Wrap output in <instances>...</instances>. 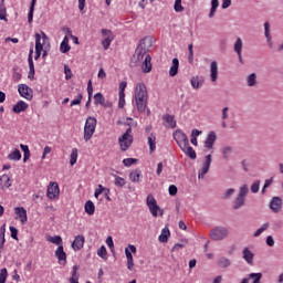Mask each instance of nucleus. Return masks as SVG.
<instances>
[{"mask_svg":"<svg viewBox=\"0 0 283 283\" xmlns=\"http://www.w3.org/2000/svg\"><path fill=\"white\" fill-rule=\"evenodd\" d=\"M147 86L145 83H138L135 87V103L138 112L147 109Z\"/></svg>","mask_w":283,"mask_h":283,"instance_id":"obj_1","label":"nucleus"},{"mask_svg":"<svg viewBox=\"0 0 283 283\" xmlns=\"http://www.w3.org/2000/svg\"><path fill=\"white\" fill-rule=\"evenodd\" d=\"M247 196H249V186L244 184L240 187L238 196L234 198L232 209L238 211V209H242L244 205H247Z\"/></svg>","mask_w":283,"mask_h":283,"instance_id":"obj_2","label":"nucleus"},{"mask_svg":"<svg viewBox=\"0 0 283 283\" xmlns=\"http://www.w3.org/2000/svg\"><path fill=\"white\" fill-rule=\"evenodd\" d=\"M146 205L154 218L163 217L165 213V210L160 208L158 202L156 201V198H154V195L149 193L146 198Z\"/></svg>","mask_w":283,"mask_h":283,"instance_id":"obj_3","label":"nucleus"},{"mask_svg":"<svg viewBox=\"0 0 283 283\" xmlns=\"http://www.w3.org/2000/svg\"><path fill=\"white\" fill-rule=\"evenodd\" d=\"M132 134V127H128L126 132L118 138V144L122 151H127L132 144L134 143V136Z\"/></svg>","mask_w":283,"mask_h":283,"instance_id":"obj_4","label":"nucleus"},{"mask_svg":"<svg viewBox=\"0 0 283 283\" xmlns=\"http://www.w3.org/2000/svg\"><path fill=\"white\" fill-rule=\"evenodd\" d=\"M94 132H96V119L95 117H87L85 126H84V140L87 143L92 140V136H94Z\"/></svg>","mask_w":283,"mask_h":283,"instance_id":"obj_5","label":"nucleus"},{"mask_svg":"<svg viewBox=\"0 0 283 283\" xmlns=\"http://www.w3.org/2000/svg\"><path fill=\"white\" fill-rule=\"evenodd\" d=\"M227 238H229V228L222 227V226L213 228V240L214 241L227 240Z\"/></svg>","mask_w":283,"mask_h":283,"instance_id":"obj_6","label":"nucleus"},{"mask_svg":"<svg viewBox=\"0 0 283 283\" xmlns=\"http://www.w3.org/2000/svg\"><path fill=\"white\" fill-rule=\"evenodd\" d=\"M18 92L22 98H25L27 101H32L34 91L28 84H20L18 86Z\"/></svg>","mask_w":283,"mask_h":283,"instance_id":"obj_7","label":"nucleus"},{"mask_svg":"<svg viewBox=\"0 0 283 283\" xmlns=\"http://www.w3.org/2000/svg\"><path fill=\"white\" fill-rule=\"evenodd\" d=\"M174 140L179 145L180 148L184 147V145L187 147L189 145V137L182 132V130H176L174 133Z\"/></svg>","mask_w":283,"mask_h":283,"instance_id":"obj_8","label":"nucleus"},{"mask_svg":"<svg viewBox=\"0 0 283 283\" xmlns=\"http://www.w3.org/2000/svg\"><path fill=\"white\" fill-rule=\"evenodd\" d=\"M59 193H61L59 184L56 181L50 182L46 190L48 198H50V200H54L55 198H59Z\"/></svg>","mask_w":283,"mask_h":283,"instance_id":"obj_9","label":"nucleus"},{"mask_svg":"<svg viewBox=\"0 0 283 283\" xmlns=\"http://www.w3.org/2000/svg\"><path fill=\"white\" fill-rule=\"evenodd\" d=\"M146 54L147 53L140 51V49H136L130 60V67H138V65H140V62L145 59Z\"/></svg>","mask_w":283,"mask_h":283,"instance_id":"obj_10","label":"nucleus"},{"mask_svg":"<svg viewBox=\"0 0 283 283\" xmlns=\"http://www.w3.org/2000/svg\"><path fill=\"white\" fill-rule=\"evenodd\" d=\"M211 161H212L211 155L206 156V160L203 163V166L199 170V180L205 178L206 174H209V169L211 167Z\"/></svg>","mask_w":283,"mask_h":283,"instance_id":"obj_11","label":"nucleus"},{"mask_svg":"<svg viewBox=\"0 0 283 283\" xmlns=\"http://www.w3.org/2000/svg\"><path fill=\"white\" fill-rule=\"evenodd\" d=\"M15 216L19 218L21 224H25L28 222V210L23 207H15L14 208Z\"/></svg>","mask_w":283,"mask_h":283,"instance_id":"obj_12","label":"nucleus"},{"mask_svg":"<svg viewBox=\"0 0 283 283\" xmlns=\"http://www.w3.org/2000/svg\"><path fill=\"white\" fill-rule=\"evenodd\" d=\"M71 247L75 251H81V249H83V247H85V237L82 234H78L77 237H75Z\"/></svg>","mask_w":283,"mask_h":283,"instance_id":"obj_13","label":"nucleus"},{"mask_svg":"<svg viewBox=\"0 0 283 283\" xmlns=\"http://www.w3.org/2000/svg\"><path fill=\"white\" fill-rule=\"evenodd\" d=\"M149 48H151V38L146 36L139 41L137 50L147 54V52H149Z\"/></svg>","mask_w":283,"mask_h":283,"instance_id":"obj_14","label":"nucleus"},{"mask_svg":"<svg viewBox=\"0 0 283 283\" xmlns=\"http://www.w3.org/2000/svg\"><path fill=\"white\" fill-rule=\"evenodd\" d=\"M142 66V71L144 72V74H149V72H151V55L146 54L145 59L143 62H140L139 64Z\"/></svg>","mask_w":283,"mask_h":283,"instance_id":"obj_15","label":"nucleus"},{"mask_svg":"<svg viewBox=\"0 0 283 283\" xmlns=\"http://www.w3.org/2000/svg\"><path fill=\"white\" fill-rule=\"evenodd\" d=\"M270 209H272L274 213H279V211H282V198L273 197L270 201Z\"/></svg>","mask_w":283,"mask_h":283,"instance_id":"obj_16","label":"nucleus"},{"mask_svg":"<svg viewBox=\"0 0 283 283\" xmlns=\"http://www.w3.org/2000/svg\"><path fill=\"white\" fill-rule=\"evenodd\" d=\"M32 54H34V50H30L29 52V57H28V61H29V74H28V78L30 81H34V60L32 59Z\"/></svg>","mask_w":283,"mask_h":283,"instance_id":"obj_17","label":"nucleus"},{"mask_svg":"<svg viewBox=\"0 0 283 283\" xmlns=\"http://www.w3.org/2000/svg\"><path fill=\"white\" fill-rule=\"evenodd\" d=\"M55 258H57L60 264H67V253L63 250V245H59L56 249Z\"/></svg>","mask_w":283,"mask_h":283,"instance_id":"obj_18","label":"nucleus"},{"mask_svg":"<svg viewBox=\"0 0 283 283\" xmlns=\"http://www.w3.org/2000/svg\"><path fill=\"white\" fill-rule=\"evenodd\" d=\"M242 258L247 262V264L253 266V258H255V253H253L249 248H244L242 250Z\"/></svg>","mask_w":283,"mask_h":283,"instance_id":"obj_19","label":"nucleus"},{"mask_svg":"<svg viewBox=\"0 0 283 283\" xmlns=\"http://www.w3.org/2000/svg\"><path fill=\"white\" fill-rule=\"evenodd\" d=\"M190 83L193 90H200L205 85V77L200 75L192 76Z\"/></svg>","mask_w":283,"mask_h":283,"instance_id":"obj_20","label":"nucleus"},{"mask_svg":"<svg viewBox=\"0 0 283 283\" xmlns=\"http://www.w3.org/2000/svg\"><path fill=\"white\" fill-rule=\"evenodd\" d=\"M242 39L238 38L235 43H234V52L238 54L239 62L241 65H244V60H242Z\"/></svg>","mask_w":283,"mask_h":283,"instance_id":"obj_21","label":"nucleus"},{"mask_svg":"<svg viewBox=\"0 0 283 283\" xmlns=\"http://www.w3.org/2000/svg\"><path fill=\"white\" fill-rule=\"evenodd\" d=\"M0 187L2 190L10 189V187H12V181L8 175H2L0 177Z\"/></svg>","mask_w":283,"mask_h":283,"instance_id":"obj_22","label":"nucleus"},{"mask_svg":"<svg viewBox=\"0 0 283 283\" xmlns=\"http://www.w3.org/2000/svg\"><path fill=\"white\" fill-rule=\"evenodd\" d=\"M25 109H28V103L23 102V101H19L13 107H12V112L14 114H21V112H25Z\"/></svg>","mask_w":283,"mask_h":283,"instance_id":"obj_23","label":"nucleus"},{"mask_svg":"<svg viewBox=\"0 0 283 283\" xmlns=\"http://www.w3.org/2000/svg\"><path fill=\"white\" fill-rule=\"evenodd\" d=\"M180 149L186 156H189L191 160H196V150H193V147L189 146V144L181 146Z\"/></svg>","mask_w":283,"mask_h":283,"instance_id":"obj_24","label":"nucleus"},{"mask_svg":"<svg viewBox=\"0 0 283 283\" xmlns=\"http://www.w3.org/2000/svg\"><path fill=\"white\" fill-rule=\"evenodd\" d=\"M178 67H180V61L177 57H174L172 65L170 66V70H169V76H177Z\"/></svg>","mask_w":283,"mask_h":283,"instance_id":"obj_25","label":"nucleus"},{"mask_svg":"<svg viewBox=\"0 0 283 283\" xmlns=\"http://www.w3.org/2000/svg\"><path fill=\"white\" fill-rule=\"evenodd\" d=\"M171 235V232L169 231V228L166 226L163 230H161V234L159 235V242L161 243H166L169 240V237Z\"/></svg>","mask_w":283,"mask_h":283,"instance_id":"obj_26","label":"nucleus"},{"mask_svg":"<svg viewBox=\"0 0 283 283\" xmlns=\"http://www.w3.org/2000/svg\"><path fill=\"white\" fill-rule=\"evenodd\" d=\"M84 209L87 216H94V212L96 211V207L94 206V202L92 200L85 202Z\"/></svg>","mask_w":283,"mask_h":283,"instance_id":"obj_27","label":"nucleus"},{"mask_svg":"<svg viewBox=\"0 0 283 283\" xmlns=\"http://www.w3.org/2000/svg\"><path fill=\"white\" fill-rule=\"evenodd\" d=\"M217 265L220 268V269H229V266H231V260H229L228 258H220L218 261H217Z\"/></svg>","mask_w":283,"mask_h":283,"instance_id":"obj_28","label":"nucleus"},{"mask_svg":"<svg viewBox=\"0 0 283 283\" xmlns=\"http://www.w3.org/2000/svg\"><path fill=\"white\" fill-rule=\"evenodd\" d=\"M248 87H255L258 85V74L251 73L247 77Z\"/></svg>","mask_w":283,"mask_h":283,"instance_id":"obj_29","label":"nucleus"},{"mask_svg":"<svg viewBox=\"0 0 283 283\" xmlns=\"http://www.w3.org/2000/svg\"><path fill=\"white\" fill-rule=\"evenodd\" d=\"M163 120H165V123H168L171 129H176V119L174 118L172 115H169V114L164 115Z\"/></svg>","mask_w":283,"mask_h":283,"instance_id":"obj_30","label":"nucleus"},{"mask_svg":"<svg viewBox=\"0 0 283 283\" xmlns=\"http://www.w3.org/2000/svg\"><path fill=\"white\" fill-rule=\"evenodd\" d=\"M48 242H52V244H56L57 247H63V239L61 238V235H49L46 238Z\"/></svg>","mask_w":283,"mask_h":283,"instance_id":"obj_31","label":"nucleus"},{"mask_svg":"<svg viewBox=\"0 0 283 283\" xmlns=\"http://www.w3.org/2000/svg\"><path fill=\"white\" fill-rule=\"evenodd\" d=\"M140 176H142V171L136 169L130 171L129 174V180L133 182H140Z\"/></svg>","mask_w":283,"mask_h":283,"instance_id":"obj_32","label":"nucleus"},{"mask_svg":"<svg viewBox=\"0 0 283 283\" xmlns=\"http://www.w3.org/2000/svg\"><path fill=\"white\" fill-rule=\"evenodd\" d=\"M8 159L14 160L15 163L21 160V150L15 148L14 151H12L8 155Z\"/></svg>","mask_w":283,"mask_h":283,"instance_id":"obj_33","label":"nucleus"},{"mask_svg":"<svg viewBox=\"0 0 283 283\" xmlns=\"http://www.w3.org/2000/svg\"><path fill=\"white\" fill-rule=\"evenodd\" d=\"M132 253H136V245L134 244H129L128 249H125V255L127 260H134V256L132 255Z\"/></svg>","mask_w":283,"mask_h":283,"instance_id":"obj_34","label":"nucleus"},{"mask_svg":"<svg viewBox=\"0 0 283 283\" xmlns=\"http://www.w3.org/2000/svg\"><path fill=\"white\" fill-rule=\"evenodd\" d=\"M76 160H78V149L73 148L71 156H70V165L71 167H74L76 165Z\"/></svg>","mask_w":283,"mask_h":283,"instance_id":"obj_35","label":"nucleus"},{"mask_svg":"<svg viewBox=\"0 0 283 283\" xmlns=\"http://www.w3.org/2000/svg\"><path fill=\"white\" fill-rule=\"evenodd\" d=\"M269 227H271V224L269 222L263 223L262 227H260L254 233H253V238H260V235H262V233H264V231H266L269 229Z\"/></svg>","mask_w":283,"mask_h":283,"instance_id":"obj_36","label":"nucleus"},{"mask_svg":"<svg viewBox=\"0 0 283 283\" xmlns=\"http://www.w3.org/2000/svg\"><path fill=\"white\" fill-rule=\"evenodd\" d=\"M113 178H115V187H125V185H127V181L125 180V178L119 177L117 175L112 174Z\"/></svg>","mask_w":283,"mask_h":283,"instance_id":"obj_37","label":"nucleus"},{"mask_svg":"<svg viewBox=\"0 0 283 283\" xmlns=\"http://www.w3.org/2000/svg\"><path fill=\"white\" fill-rule=\"evenodd\" d=\"M12 81H13V83H19V81H21V78H22V75H21V73L19 72V66H14L13 69H12Z\"/></svg>","mask_w":283,"mask_h":283,"instance_id":"obj_38","label":"nucleus"},{"mask_svg":"<svg viewBox=\"0 0 283 283\" xmlns=\"http://www.w3.org/2000/svg\"><path fill=\"white\" fill-rule=\"evenodd\" d=\"M94 105H105V96H103V93H96L94 95Z\"/></svg>","mask_w":283,"mask_h":283,"instance_id":"obj_39","label":"nucleus"},{"mask_svg":"<svg viewBox=\"0 0 283 283\" xmlns=\"http://www.w3.org/2000/svg\"><path fill=\"white\" fill-rule=\"evenodd\" d=\"M148 145L150 154L156 151V136H154V134H150V136L148 137Z\"/></svg>","mask_w":283,"mask_h":283,"instance_id":"obj_40","label":"nucleus"},{"mask_svg":"<svg viewBox=\"0 0 283 283\" xmlns=\"http://www.w3.org/2000/svg\"><path fill=\"white\" fill-rule=\"evenodd\" d=\"M206 149H213V132L208 134V138L205 143Z\"/></svg>","mask_w":283,"mask_h":283,"instance_id":"obj_41","label":"nucleus"},{"mask_svg":"<svg viewBox=\"0 0 283 283\" xmlns=\"http://www.w3.org/2000/svg\"><path fill=\"white\" fill-rule=\"evenodd\" d=\"M35 51L43 52V44L41 43V34L35 33Z\"/></svg>","mask_w":283,"mask_h":283,"instance_id":"obj_42","label":"nucleus"},{"mask_svg":"<svg viewBox=\"0 0 283 283\" xmlns=\"http://www.w3.org/2000/svg\"><path fill=\"white\" fill-rule=\"evenodd\" d=\"M231 154H233V147L227 146L222 149V156L224 160H229V156H231Z\"/></svg>","mask_w":283,"mask_h":283,"instance_id":"obj_43","label":"nucleus"},{"mask_svg":"<svg viewBox=\"0 0 283 283\" xmlns=\"http://www.w3.org/2000/svg\"><path fill=\"white\" fill-rule=\"evenodd\" d=\"M102 36H104V39H109V41H114V33L112 30L102 29Z\"/></svg>","mask_w":283,"mask_h":283,"instance_id":"obj_44","label":"nucleus"},{"mask_svg":"<svg viewBox=\"0 0 283 283\" xmlns=\"http://www.w3.org/2000/svg\"><path fill=\"white\" fill-rule=\"evenodd\" d=\"M174 10L175 12H185V7H182V0H175Z\"/></svg>","mask_w":283,"mask_h":283,"instance_id":"obj_45","label":"nucleus"},{"mask_svg":"<svg viewBox=\"0 0 283 283\" xmlns=\"http://www.w3.org/2000/svg\"><path fill=\"white\" fill-rule=\"evenodd\" d=\"M189 241L187 239H184L181 240V243H176L174 247H172V250L171 251H178L180 249H185V247H187V243Z\"/></svg>","mask_w":283,"mask_h":283,"instance_id":"obj_46","label":"nucleus"},{"mask_svg":"<svg viewBox=\"0 0 283 283\" xmlns=\"http://www.w3.org/2000/svg\"><path fill=\"white\" fill-rule=\"evenodd\" d=\"M97 255L99 258H102V260H106L107 259V249L105 248V245H102L98 251H97Z\"/></svg>","mask_w":283,"mask_h":283,"instance_id":"obj_47","label":"nucleus"},{"mask_svg":"<svg viewBox=\"0 0 283 283\" xmlns=\"http://www.w3.org/2000/svg\"><path fill=\"white\" fill-rule=\"evenodd\" d=\"M7 12H6V4L3 2L0 4V21H8Z\"/></svg>","mask_w":283,"mask_h":283,"instance_id":"obj_48","label":"nucleus"},{"mask_svg":"<svg viewBox=\"0 0 283 283\" xmlns=\"http://www.w3.org/2000/svg\"><path fill=\"white\" fill-rule=\"evenodd\" d=\"M9 230L11 233V238L13 240H19V230L14 226H10Z\"/></svg>","mask_w":283,"mask_h":283,"instance_id":"obj_49","label":"nucleus"},{"mask_svg":"<svg viewBox=\"0 0 283 283\" xmlns=\"http://www.w3.org/2000/svg\"><path fill=\"white\" fill-rule=\"evenodd\" d=\"M6 280H8V269H1L0 270V283H6Z\"/></svg>","mask_w":283,"mask_h":283,"instance_id":"obj_50","label":"nucleus"},{"mask_svg":"<svg viewBox=\"0 0 283 283\" xmlns=\"http://www.w3.org/2000/svg\"><path fill=\"white\" fill-rule=\"evenodd\" d=\"M250 190L252 193H258L260 191V180H255L251 187Z\"/></svg>","mask_w":283,"mask_h":283,"instance_id":"obj_51","label":"nucleus"},{"mask_svg":"<svg viewBox=\"0 0 283 283\" xmlns=\"http://www.w3.org/2000/svg\"><path fill=\"white\" fill-rule=\"evenodd\" d=\"M134 163H138V159H136V158H126V159L123 160L124 167H132V165H134Z\"/></svg>","mask_w":283,"mask_h":283,"instance_id":"obj_52","label":"nucleus"},{"mask_svg":"<svg viewBox=\"0 0 283 283\" xmlns=\"http://www.w3.org/2000/svg\"><path fill=\"white\" fill-rule=\"evenodd\" d=\"M64 74H65L66 81H70V78H72V76H73L72 69H70V66H67V64L64 65Z\"/></svg>","mask_w":283,"mask_h":283,"instance_id":"obj_53","label":"nucleus"},{"mask_svg":"<svg viewBox=\"0 0 283 283\" xmlns=\"http://www.w3.org/2000/svg\"><path fill=\"white\" fill-rule=\"evenodd\" d=\"M235 193V189L233 188H229L228 190H226V192L223 193V200H229V198L232 197V195Z\"/></svg>","mask_w":283,"mask_h":283,"instance_id":"obj_54","label":"nucleus"},{"mask_svg":"<svg viewBox=\"0 0 283 283\" xmlns=\"http://www.w3.org/2000/svg\"><path fill=\"white\" fill-rule=\"evenodd\" d=\"M264 30H265V39H272V36H271V23L265 22L264 23Z\"/></svg>","mask_w":283,"mask_h":283,"instance_id":"obj_55","label":"nucleus"},{"mask_svg":"<svg viewBox=\"0 0 283 283\" xmlns=\"http://www.w3.org/2000/svg\"><path fill=\"white\" fill-rule=\"evenodd\" d=\"M249 277L253 280L254 282H261L262 280V273H250Z\"/></svg>","mask_w":283,"mask_h":283,"instance_id":"obj_56","label":"nucleus"},{"mask_svg":"<svg viewBox=\"0 0 283 283\" xmlns=\"http://www.w3.org/2000/svg\"><path fill=\"white\" fill-rule=\"evenodd\" d=\"M188 61L189 63H193V44L188 45Z\"/></svg>","mask_w":283,"mask_h":283,"instance_id":"obj_57","label":"nucleus"},{"mask_svg":"<svg viewBox=\"0 0 283 283\" xmlns=\"http://www.w3.org/2000/svg\"><path fill=\"white\" fill-rule=\"evenodd\" d=\"M83 101V94H78L77 98L73 99L71 102V107H74V105H81V102Z\"/></svg>","mask_w":283,"mask_h":283,"instance_id":"obj_58","label":"nucleus"},{"mask_svg":"<svg viewBox=\"0 0 283 283\" xmlns=\"http://www.w3.org/2000/svg\"><path fill=\"white\" fill-rule=\"evenodd\" d=\"M94 94V86H92V80H90L87 82V95H88V98H92Z\"/></svg>","mask_w":283,"mask_h":283,"instance_id":"obj_59","label":"nucleus"},{"mask_svg":"<svg viewBox=\"0 0 283 283\" xmlns=\"http://www.w3.org/2000/svg\"><path fill=\"white\" fill-rule=\"evenodd\" d=\"M34 8L33 6H30L29 14H28V23H32L34 19Z\"/></svg>","mask_w":283,"mask_h":283,"instance_id":"obj_60","label":"nucleus"},{"mask_svg":"<svg viewBox=\"0 0 283 283\" xmlns=\"http://www.w3.org/2000/svg\"><path fill=\"white\" fill-rule=\"evenodd\" d=\"M70 50H72L70 44H61L60 45V51L62 52V54H67V52H70Z\"/></svg>","mask_w":283,"mask_h":283,"instance_id":"obj_61","label":"nucleus"},{"mask_svg":"<svg viewBox=\"0 0 283 283\" xmlns=\"http://www.w3.org/2000/svg\"><path fill=\"white\" fill-rule=\"evenodd\" d=\"M169 196H176L178 193V187L176 185H170L168 188Z\"/></svg>","mask_w":283,"mask_h":283,"instance_id":"obj_62","label":"nucleus"},{"mask_svg":"<svg viewBox=\"0 0 283 283\" xmlns=\"http://www.w3.org/2000/svg\"><path fill=\"white\" fill-rule=\"evenodd\" d=\"M112 41L113 40H109V39H104L102 41V45H103L104 50H109V45H112Z\"/></svg>","mask_w":283,"mask_h":283,"instance_id":"obj_63","label":"nucleus"},{"mask_svg":"<svg viewBox=\"0 0 283 283\" xmlns=\"http://www.w3.org/2000/svg\"><path fill=\"white\" fill-rule=\"evenodd\" d=\"M105 191V187H103V185H98V189L95 190V198H98L101 196V193H103Z\"/></svg>","mask_w":283,"mask_h":283,"instance_id":"obj_64","label":"nucleus"}]
</instances>
